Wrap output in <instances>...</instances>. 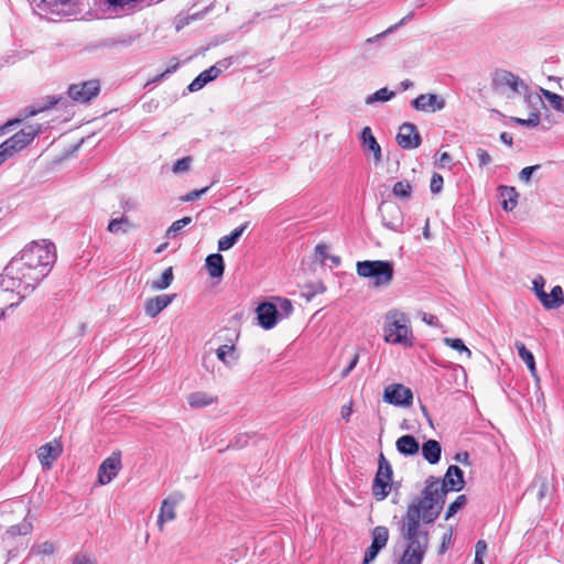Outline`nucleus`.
I'll return each mask as SVG.
<instances>
[{
	"label": "nucleus",
	"instance_id": "nucleus-32",
	"mask_svg": "<svg viewBox=\"0 0 564 564\" xmlns=\"http://www.w3.org/2000/svg\"><path fill=\"white\" fill-rule=\"evenodd\" d=\"M521 96H523L524 102L528 105L531 111H536L540 113V108L544 106L542 99L544 97L540 90L538 93H533L527 87Z\"/></svg>",
	"mask_w": 564,
	"mask_h": 564
},
{
	"label": "nucleus",
	"instance_id": "nucleus-1",
	"mask_svg": "<svg viewBox=\"0 0 564 564\" xmlns=\"http://www.w3.org/2000/svg\"><path fill=\"white\" fill-rule=\"evenodd\" d=\"M464 484V473L456 465L447 468L442 482L437 477H427L421 497L409 503L405 514L398 522L401 539L410 542L404 560L406 564L419 563L430 544L429 531L424 525L438 518L447 492L462 490Z\"/></svg>",
	"mask_w": 564,
	"mask_h": 564
},
{
	"label": "nucleus",
	"instance_id": "nucleus-10",
	"mask_svg": "<svg viewBox=\"0 0 564 564\" xmlns=\"http://www.w3.org/2000/svg\"><path fill=\"white\" fill-rule=\"evenodd\" d=\"M395 140L398 145L405 150L416 149L422 142L416 126L411 122H404L400 126Z\"/></svg>",
	"mask_w": 564,
	"mask_h": 564
},
{
	"label": "nucleus",
	"instance_id": "nucleus-29",
	"mask_svg": "<svg viewBox=\"0 0 564 564\" xmlns=\"http://www.w3.org/2000/svg\"><path fill=\"white\" fill-rule=\"evenodd\" d=\"M564 304V295L563 290L560 285H555L552 288L551 293L547 294L546 301L544 302V307L546 310H555L561 307Z\"/></svg>",
	"mask_w": 564,
	"mask_h": 564
},
{
	"label": "nucleus",
	"instance_id": "nucleus-52",
	"mask_svg": "<svg viewBox=\"0 0 564 564\" xmlns=\"http://www.w3.org/2000/svg\"><path fill=\"white\" fill-rule=\"evenodd\" d=\"M209 187H204L202 189H194L189 193H187L185 196L182 197V200L184 202H194L198 198L202 197V195H204L207 191H208Z\"/></svg>",
	"mask_w": 564,
	"mask_h": 564
},
{
	"label": "nucleus",
	"instance_id": "nucleus-36",
	"mask_svg": "<svg viewBox=\"0 0 564 564\" xmlns=\"http://www.w3.org/2000/svg\"><path fill=\"white\" fill-rule=\"evenodd\" d=\"M131 226L129 219L127 217L111 219L108 224L107 230L111 234H126Z\"/></svg>",
	"mask_w": 564,
	"mask_h": 564
},
{
	"label": "nucleus",
	"instance_id": "nucleus-37",
	"mask_svg": "<svg viewBox=\"0 0 564 564\" xmlns=\"http://www.w3.org/2000/svg\"><path fill=\"white\" fill-rule=\"evenodd\" d=\"M326 291L325 285L322 282H312L304 285L302 295L311 301L316 294H322Z\"/></svg>",
	"mask_w": 564,
	"mask_h": 564
},
{
	"label": "nucleus",
	"instance_id": "nucleus-6",
	"mask_svg": "<svg viewBox=\"0 0 564 564\" xmlns=\"http://www.w3.org/2000/svg\"><path fill=\"white\" fill-rule=\"evenodd\" d=\"M41 132L40 124H31L14 133L11 138L0 144V151L9 158L14 153L24 149L39 133Z\"/></svg>",
	"mask_w": 564,
	"mask_h": 564
},
{
	"label": "nucleus",
	"instance_id": "nucleus-9",
	"mask_svg": "<svg viewBox=\"0 0 564 564\" xmlns=\"http://www.w3.org/2000/svg\"><path fill=\"white\" fill-rule=\"evenodd\" d=\"M383 400L397 406H409L412 404L413 393L403 384L393 383L386 387Z\"/></svg>",
	"mask_w": 564,
	"mask_h": 564
},
{
	"label": "nucleus",
	"instance_id": "nucleus-45",
	"mask_svg": "<svg viewBox=\"0 0 564 564\" xmlns=\"http://www.w3.org/2000/svg\"><path fill=\"white\" fill-rule=\"evenodd\" d=\"M544 283L545 282L542 276H538L533 280V290L542 305H544L547 297V293L544 291Z\"/></svg>",
	"mask_w": 564,
	"mask_h": 564
},
{
	"label": "nucleus",
	"instance_id": "nucleus-12",
	"mask_svg": "<svg viewBox=\"0 0 564 564\" xmlns=\"http://www.w3.org/2000/svg\"><path fill=\"white\" fill-rule=\"evenodd\" d=\"M183 499L184 495L180 491H175L163 500L158 518V524L161 531L163 530V525L166 521L175 519V508L183 501Z\"/></svg>",
	"mask_w": 564,
	"mask_h": 564
},
{
	"label": "nucleus",
	"instance_id": "nucleus-57",
	"mask_svg": "<svg viewBox=\"0 0 564 564\" xmlns=\"http://www.w3.org/2000/svg\"><path fill=\"white\" fill-rule=\"evenodd\" d=\"M73 564H97V562L86 554H76L73 557Z\"/></svg>",
	"mask_w": 564,
	"mask_h": 564
},
{
	"label": "nucleus",
	"instance_id": "nucleus-16",
	"mask_svg": "<svg viewBox=\"0 0 564 564\" xmlns=\"http://www.w3.org/2000/svg\"><path fill=\"white\" fill-rule=\"evenodd\" d=\"M382 215V224L390 230L398 231L402 224V212L395 204H384L380 208Z\"/></svg>",
	"mask_w": 564,
	"mask_h": 564
},
{
	"label": "nucleus",
	"instance_id": "nucleus-43",
	"mask_svg": "<svg viewBox=\"0 0 564 564\" xmlns=\"http://www.w3.org/2000/svg\"><path fill=\"white\" fill-rule=\"evenodd\" d=\"M413 18V13H409L408 15H405L403 19H401L397 24L388 28L386 31L372 36V37H369L366 40L365 43H373L376 41H378L379 39H382L383 36H386L387 34L391 33L392 31H394L395 29H398L399 26L403 25L406 21H410L411 19Z\"/></svg>",
	"mask_w": 564,
	"mask_h": 564
},
{
	"label": "nucleus",
	"instance_id": "nucleus-47",
	"mask_svg": "<svg viewBox=\"0 0 564 564\" xmlns=\"http://www.w3.org/2000/svg\"><path fill=\"white\" fill-rule=\"evenodd\" d=\"M381 550V546L371 542L370 546L365 552V558L362 564H370L371 562H373Z\"/></svg>",
	"mask_w": 564,
	"mask_h": 564
},
{
	"label": "nucleus",
	"instance_id": "nucleus-14",
	"mask_svg": "<svg viewBox=\"0 0 564 564\" xmlns=\"http://www.w3.org/2000/svg\"><path fill=\"white\" fill-rule=\"evenodd\" d=\"M258 324L264 329L273 328L279 318V308L276 304L263 302L256 310Z\"/></svg>",
	"mask_w": 564,
	"mask_h": 564
},
{
	"label": "nucleus",
	"instance_id": "nucleus-26",
	"mask_svg": "<svg viewBox=\"0 0 564 564\" xmlns=\"http://www.w3.org/2000/svg\"><path fill=\"white\" fill-rule=\"evenodd\" d=\"M500 196L502 198V208L507 212L513 210L518 203V192L514 187L503 186L499 187Z\"/></svg>",
	"mask_w": 564,
	"mask_h": 564
},
{
	"label": "nucleus",
	"instance_id": "nucleus-63",
	"mask_svg": "<svg viewBox=\"0 0 564 564\" xmlns=\"http://www.w3.org/2000/svg\"><path fill=\"white\" fill-rule=\"evenodd\" d=\"M232 64L231 58H224L218 61L214 66H218L220 68V73L227 68H229Z\"/></svg>",
	"mask_w": 564,
	"mask_h": 564
},
{
	"label": "nucleus",
	"instance_id": "nucleus-41",
	"mask_svg": "<svg viewBox=\"0 0 564 564\" xmlns=\"http://www.w3.org/2000/svg\"><path fill=\"white\" fill-rule=\"evenodd\" d=\"M411 185L406 181L397 182L393 186L392 193L394 196L408 199L411 196Z\"/></svg>",
	"mask_w": 564,
	"mask_h": 564
},
{
	"label": "nucleus",
	"instance_id": "nucleus-22",
	"mask_svg": "<svg viewBox=\"0 0 564 564\" xmlns=\"http://www.w3.org/2000/svg\"><path fill=\"white\" fill-rule=\"evenodd\" d=\"M249 223L246 221L245 224L240 225L239 227L235 228L230 235L224 236L218 240V250L219 251H227L230 248H232L236 242L239 240V238L242 236L245 230L248 228Z\"/></svg>",
	"mask_w": 564,
	"mask_h": 564
},
{
	"label": "nucleus",
	"instance_id": "nucleus-42",
	"mask_svg": "<svg viewBox=\"0 0 564 564\" xmlns=\"http://www.w3.org/2000/svg\"><path fill=\"white\" fill-rule=\"evenodd\" d=\"M444 344L460 354H465L467 358L471 357V351L465 346L464 341L460 338H444Z\"/></svg>",
	"mask_w": 564,
	"mask_h": 564
},
{
	"label": "nucleus",
	"instance_id": "nucleus-54",
	"mask_svg": "<svg viewBox=\"0 0 564 564\" xmlns=\"http://www.w3.org/2000/svg\"><path fill=\"white\" fill-rule=\"evenodd\" d=\"M36 552L43 555H52L55 552V546L52 542H44L36 547Z\"/></svg>",
	"mask_w": 564,
	"mask_h": 564
},
{
	"label": "nucleus",
	"instance_id": "nucleus-49",
	"mask_svg": "<svg viewBox=\"0 0 564 564\" xmlns=\"http://www.w3.org/2000/svg\"><path fill=\"white\" fill-rule=\"evenodd\" d=\"M31 529H32L31 523H21V524H18V525L10 527L8 532L11 535H25V534H28L31 531Z\"/></svg>",
	"mask_w": 564,
	"mask_h": 564
},
{
	"label": "nucleus",
	"instance_id": "nucleus-21",
	"mask_svg": "<svg viewBox=\"0 0 564 564\" xmlns=\"http://www.w3.org/2000/svg\"><path fill=\"white\" fill-rule=\"evenodd\" d=\"M422 455L430 464H437L442 455V446L436 440H429L422 445Z\"/></svg>",
	"mask_w": 564,
	"mask_h": 564
},
{
	"label": "nucleus",
	"instance_id": "nucleus-19",
	"mask_svg": "<svg viewBox=\"0 0 564 564\" xmlns=\"http://www.w3.org/2000/svg\"><path fill=\"white\" fill-rule=\"evenodd\" d=\"M62 454V447L58 443H47L37 449V458L43 467L50 468L54 460Z\"/></svg>",
	"mask_w": 564,
	"mask_h": 564
},
{
	"label": "nucleus",
	"instance_id": "nucleus-28",
	"mask_svg": "<svg viewBox=\"0 0 564 564\" xmlns=\"http://www.w3.org/2000/svg\"><path fill=\"white\" fill-rule=\"evenodd\" d=\"M540 91L553 110L564 113V96L550 91L543 87H540Z\"/></svg>",
	"mask_w": 564,
	"mask_h": 564
},
{
	"label": "nucleus",
	"instance_id": "nucleus-55",
	"mask_svg": "<svg viewBox=\"0 0 564 564\" xmlns=\"http://www.w3.org/2000/svg\"><path fill=\"white\" fill-rule=\"evenodd\" d=\"M477 159L479 166H486L491 162V156L489 153L484 149H477Z\"/></svg>",
	"mask_w": 564,
	"mask_h": 564
},
{
	"label": "nucleus",
	"instance_id": "nucleus-46",
	"mask_svg": "<svg viewBox=\"0 0 564 564\" xmlns=\"http://www.w3.org/2000/svg\"><path fill=\"white\" fill-rule=\"evenodd\" d=\"M278 301V308H279V317L284 318L291 315L293 312V305L290 300L288 299H276Z\"/></svg>",
	"mask_w": 564,
	"mask_h": 564
},
{
	"label": "nucleus",
	"instance_id": "nucleus-7",
	"mask_svg": "<svg viewBox=\"0 0 564 564\" xmlns=\"http://www.w3.org/2000/svg\"><path fill=\"white\" fill-rule=\"evenodd\" d=\"M391 479H392V467L390 463L387 460L384 455L381 453L379 456V467L376 474L373 485H372V494L377 500H383L388 497L391 490Z\"/></svg>",
	"mask_w": 564,
	"mask_h": 564
},
{
	"label": "nucleus",
	"instance_id": "nucleus-34",
	"mask_svg": "<svg viewBox=\"0 0 564 564\" xmlns=\"http://www.w3.org/2000/svg\"><path fill=\"white\" fill-rule=\"evenodd\" d=\"M174 275L172 267L166 268L161 274L160 279L151 283L152 291H162L167 289L173 282Z\"/></svg>",
	"mask_w": 564,
	"mask_h": 564
},
{
	"label": "nucleus",
	"instance_id": "nucleus-50",
	"mask_svg": "<svg viewBox=\"0 0 564 564\" xmlns=\"http://www.w3.org/2000/svg\"><path fill=\"white\" fill-rule=\"evenodd\" d=\"M540 167H541V165L536 164V165L527 166V167L522 169L519 174L520 180L524 183H529L531 181L533 173L536 170H539Z\"/></svg>",
	"mask_w": 564,
	"mask_h": 564
},
{
	"label": "nucleus",
	"instance_id": "nucleus-48",
	"mask_svg": "<svg viewBox=\"0 0 564 564\" xmlns=\"http://www.w3.org/2000/svg\"><path fill=\"white\" fill-rule=\"evenodd\" d=\"M209 83L208 78L206 77V75L204 74V72H202L189 85H188V90L194 93V91H198L200 90L205 85H207Z\"/></svg>",
	"mask_w": 564,
	"mask_h": 564
},
{
	"label": "nucleus",
	"instance_id": "nucleus-33",
	"mask_svg": "<svg viewBox=\"0 0 564 564\" xmlns=\"http://www.w3.org/2000/svg\"><path fill=\"white\" fill-rule=\"evenodd\" d=\"M137 39H138V35L124 34V35H119L117 37L106 39V40H104L101 45L107 48H113L119 45L128 47V46L132 45Z\"/></svg>",
	"mask_w": 564,
	"mask_h": 564
},
{
	"label": "nucleus",
	"instance_id": "nucleus-38",
	"mask_svg": "<svg viewBox=\"0 0 564 564\" xmlns=\"http://www.w3.org/2000/svg\"><path fill=\"white\" fill-rule=\"evenodd\" d=\"M467 503V497L465 495H459L456 499L448 506L445 520H448L454 514H456L459 510H462Z\"/></svg>",
	"mask_w": 564,
	"mask_h": 564
},
{
	"label": "nucleus",
	"instance_id": "nucleus-13",
	"mask_svg": "<svg viewBox=\"0 0 564 564\" xmlns=\"http://www.w3.org/2000/svg\"><path fill=\"white\" fill-rule=\"evenodd\" d=\"M79 0H42L43 9L51 13L70 17L79 12Z\"/></svg>",
	"mask_w": 564,
	"mask_h": 564
},
{
	"label": "nucleus",
	"instance_id": "nucleus-5",
	"mask_svg": "<svg viewBox=\"0 0 564 564\" xmlns=\"http://www.w3.org/2000/svg\"><path fill=\"white\" fill-rule=\"evenodd\" d=\"M491 85L497 94L508 99L521 96L528 87L518 75L506 69H498L494 73Z\"/></svg>",
	"mask_w": 564,
	"mask_h": 564
},
{
	"label": "nucleus",
	"instance_id": "nucleus-20",
	"mask_svg": "<svg viewBox=\"0 0 564 564\" xmlns=\"http://www.w3.org/2000/svg\"><path fill=\"white\" fill-rule=\"evenodd\" d=\"M395 447L401 455L413 456L419 453L420 443L413 435L405 434L397 440Z\"/></svg>",
	"mask_w": 564,
	"mask_h": 564
},
{
	"label": "nucleus",
	"instance_id": "nucleus-62",
	"mask_svg": "<svg viewBox=\"0 0 564 564\" xmlns=\"http://www.w3.org/2000/svg\"><path fill=\"white\" fill-rule=\"evenodd\" d=\"M451 161H452L451 155L447 152H443L440 155L438 165L441 167H445V166H447L451 163Z\"/></svg>",
	"mask_w": 564,
	"mask_h": 564
},
{
	"label": "nucleus",
	"instance_id": "nucleus-60",
	"mask_svg": "<svg viewBox=\"0 0 564 564\" xmlns=\"http://www.w3.org/2000/svg\"><path fill=\"white\" fill-rule=\"evenodd\" d=\"M327 250H328V248H327V246H326V245H324V243H318V245L315 247V252H316V254H318V256H319V258H321L322 260H325V259L327 258Z\"/></svg>",
	"mask_w": 564,
	"mask_h": 564
},
{
	"label": "nucleus",
	"instance_id": "nucleus-23",
	"mask_svg": "<svg viewBox=\"0 0 564 564\" xmlns=\"http://www.w3.org/2000/svg\"><path fill=\"white\" fill-rule=\"evenodd\" d=\"M206 268L210 278H221L225 270L224 258L220 253H213L206 258Z\"/></svg>",
	"mask_w": 564,
	"mask_h": 564
},
{
	"label": "nucleus",
	"instance_id": "nucleus-24",
	"mask_svg": "<svg viewBox=\"0 0 564 564\" xmlns=\"http://www.w3.org/2000/svg\"><path fill=\"white\" fill-rule=\"evenodd\" d=\"M528 491L534 492L538 501L542 502V500L547 496L549 492L547 476L544 475L543 473L538 474L533 479L531 486L529 487Z\"/></svg>",
	"mask_w": 564,
	"mask_h": 564
},
{
	"label": "nucleus",
	"instance_id": "nucleus-56",
	"mask_svg": "<svg viewBox=\"0 0 564 564\" xmlns=\"http://www.w3.org/2000/svg\"><path fill=\"white\" fill-rule=\"evenodd\" d=\"M358 361H359V354L355 352L349 365H347V367L341 371L340 377L346 378L357 366Z\"/></svg>",
	"mask_w": 564,
	"mask_h": 564
},
{
	"label": "nucleus",
	"instance_id": "nucleus-2",
	"mask_svg": "<svg viewBox=\"0 0 564 564\" xmlns=\"http://www.w3.org/2000/svg\"><path fill=\"white\" fill-rule=\"evenodd\" d=\"M55 246L43 240L31 242L6 267L0 275V306L18 305L48 274L55 261Z\"/></svg>",
	"mask_w": 564,
	"mask_h": 564
},
{
	"label": "nucleus",
	"instance_id": "nucleus-31",
	"mask_svg": "<svg viewBox=\"0 0 564 564\" xmlns=\"http://www.w3.org/2000/svg\"><path fill=\"white\" fill-rule=\"evenodd\" d=\"M187 402L192 408H204L215 402V398L202 391L188 394Z\"/></svg>",
	"mask_w": 564,
	"mask_h": 564
},
{
	"label": "nucleus",
	"instance_id": "nucleus-15",
	"mask_svg": "<svg viewBox=\"0 0 564 564\" xmlns=\"http://www.w3.org/2000/svg\"><path fill=\"white\" fill-rule=\"evenodd\" d=\"M411 105L417 111L435 112L445 107V100L436 94H422Z\"/></svg>",
	"mask_w": 564,
	"mask_h": 564
},
{
	"label": "nucleus",
	"instance_id": "nucleus-11",
	"mask_svg": "<svg viewBox=\"0 0 564 564\" xmlns=\"http://www.w3.org/2000/svg\"><path fill=\"white\" fill-rule=\"evenodd\" d=\"M121 453L113 452L109 457H107L98 469V481L100 485H107L118 475L121 470Z\"/></svg>",
	"mask_w": 564,
	"mask_h": 564
},
{
	"label": "nucleus",
	"instance_id": "nucleus-64",
	"mask_svg": "<svg viewBox=\"0 0 564 564\" xmlns=\"http://www.w3.org/2000/svg\"><path fill=\"white\" fill-rule=\"evenodd\" d=\"M500 140L507 144V145H511L512 144V137L511 134H509L508 132H502L500 134Z\"/></svg>",
	"mask_w": 564,
	"mask_h": 564
},
{
	"label": "nucleus",
	"instance_id": "nucleus-18",
	"mask_svg": "<svg viewBox=\"0 0 564 564\" xmlns=\"http://www.w3.org/2000/svg\"><path fill=\"white\" fill-rule=\"evenodd\" d=\"M175 294H161L154 297L148 299L144 302V312L150 317H155L164 308H166L175 299Z\"/></svg>",
	"mask_w": 564,
	"mask_h": 564
},
{
	"label": "nucleus",
	"instance_id": "nucleus-30",
	"mask_svg": "<svg viewBox=\"0 0 564 564\" xmlns=\"http://www.w3.org/2000/svg\"><path fill=\"white\" fill-rule=\"evenodd\" d=\"M395 96V93L393 90L388 89L387 87L380 88L379 90L375 91L373 94L369 95L365 99V104L368 106H373L378 102H387L391 99H393Z\"/></svg>",
	"mask_w": 564,
	"mask_h": 564
},
{
	"label": "nucleus",
	"instance_id": "nucleus-40",
	"mask_svg": "<svg viewBox=\"0 0 564 564\" xmlns=\"http://www.w3.org/2000/svg\"><path fill=\"white\" fill-rule=\"evenodd\" d=\"M192 223V217H183L178 220H175L170 228L166 230L167 238H174L176 235L187 225Z\"/></svg>",
	"mask_w": 564,
	"mask_h": 564
},
{
	"label": "nucleus",
	"instance_id": "nucleus-35",
	"mask_svg": "<svg viewBox=\"0 0 564 564\" xmlns=\"http://www.w3.org/2000/svg\"><path fill=\"white\" fill-rule=\"evenodd\" d=\"M371 538L375 544H378L382 549L386 547L389 540V530L383 525L375 527L371 531Z\"/></svg>",
	"mask_w": 564,
	"mask_h": 564
},
{
	"label": "nucleus",
	"instance_id": "nucleus-53",
	"mask_svg": "<svg viewBox=\"0 0 564 564\" xmlns=\"http://www.w3.org/2000/svg\"><path fill=\"white\" fill-rule=\"evenodd\" d=\"M57 101L58 100H56L55 98H51L48 105L43 107V108H39V109H36V108H26L25 109V115H24L23 118L33 117V116L37 115L39 112L43 111L44 109L53 107L54 105L57 104Z\"/></svg>",
	"mask_w": 564,
	"mask_h": 564
},
{
	"label": "nucleus",
	"instance_id": "nucleus-58",
	"mask_svg": "<svg viewBox=\"0 0 564 564\" xmlns=\"http://www.w3.org/2000/svg\"><path fill=\"white\" fill-rule=\"evenodd\" d=\"M204 74L208 78L209 82L216 79L220 75V68L218 66H210L208 69L204 70Z\"/></svg>",
	"mask_w": 564,
	"mask_h": 564
},
{
	"label": "nucleus",
	"instance_id": "nucleus-44",
	"mask_svg": "<svg viewBox=\"0 0 564 564\" xmlns=\"http://www.w3.org/2000/svg\"><path fill=\"white\" fill-rule=\"evenodd\" d=\"M192 162H193L192 156H184V158L177 160L173 164L172 172L174 174H182V173L188 172L191 169Z\"/></svg>",
	"mask_w": 564,
	"mask_h": 564
},
{
	"label": "nucleus",
	"instance_id": "nucleus-51",
	"mask_svg": "<svg viewBox=\"0 0 564 564\" xmlns=\"http://www.w3.org/2000/svg\"><path fill=\"white\" fill-rule=\"evenodd\" d=\"M430 188H431V192L434 193V194H437V193H440L442 191V188H443V177H442V175H440L437 173H434L432 175Z\"/></svg>",
	"mask_w": 564,
	"mask_h": 564
},
{
	"label": "nucleus",
	"instance_id": "nucleus-59",
	"mask_svg": "<svg viewBox=\"0 0 564 564\" xmlns=\"http://www.w3.org/2000/svg\"><path fill=\"white\" fill-rule=\"evenodd\" d=\"M452 542V531H449L448 533H445L442 538V544H441V547H440V554H443Z\"/></svg>",
	"mask_w": 564,
	"mask_h": 564
},
{
	"label": "nucleus",
	"instance_id": "nucleus-3",
	"mask_svg": "<svg viewBox=\"0 0 564 564\" xmlns=\"http://www.w3.org/2000/svg\"><path fill=\"white\" fill-rule=\"evenodd\" d=\"M384 340L389 344L412 346V330L408 316L397 310L389 311L386 314Z\"/></svg>",
	"mask_w": 564,
	"mask_h": 564
},
{
	"label": "nucleus",
	"instance_id": "nucleus-4",
	"mask_svg": "<svg viewBox=\"0 0 564 564\" xmlns=\"http://www.w3.org/2000/svg\"><path fill=\"white\" fill-rule=\"evenodd\" d=\"M356 271L361 278L372 279L375 288L389 286L394 274L392 262L384 260L358 261L356 264Z\"/></svg>",
	"mask_w": 564,
	"mask_h": 564
},
{
	"label": "nucleus",
	"instance_id": "nucleus-17",
	"mask_svg": "<svg viewBox=\"0 0 564 564\" xmlns=\"http://www.w3.org/2000/svg\"><path fill=\"white\" fill-rule=\"evenodd\" d=\"M360 144L365 153L370 152L376 164L382 161L381 147L375 138L370 127H365L360 132Z\"/></svg>",
	"mask_w": 564,
	"mask_h": 564
},
{
	"label": "nucleus",
	"instance_id": "nucleus-8",
	"mask_svg": "<svg viewBox=\"0 0 564 564\" xmlns=\"http://www.w3.org/2000/svg\"><path fill=\"white\" fill-rule=\"evenodd\" d=\"M100 83L98 79H90L68 87V96L76 102L86 104L98 96Z\"/></svg>",
	"mask_w": 564,
	"mask_h": 564
},
{
	"label": "nucleus",
	"instance_id": "nucleus-27",
	"mask_svg": "<svg viewBox=\"0 0 564 564\" xmlns=\"http://www.w3.org/2000/svg\"><path fill=\"white\" fill-rule=\"evenodd\" d=\"M217 358L227 366H234L238 360L235 345H221L216 351Z\"/></svg>",
	"mask_w": 564,
	"mask_h": 564
},
{
	"label": "nucleus",
	"instance_id": "nucleus-39",
	"mask_svg": "<svg viewBox=\"0 0 564 564\" xmlns=\"http://www.w3.org/2000/svg\"><path fill=\"white\" fill-rule=\"evenodd\" d=\"M511 120L514 121L516 123L527 127V128H535L540 124V121H541L540 113L536 111H530L528 119L512 117Z\"/></svg>",
	"mask_w": 564,
	"mask_h": 564
},
{
	"label": "nucleus",
	"instance_id": "nucleus-25",
	"mask_svg": "<svg viewBox=\"0 0 564 564\" xmlns=\"http://www.w3.org/2000/svg\"><path fill=\"white\" fill-rule=\"evenodd\" d=\"M514 347L521 360L527 365L532 377L538 378L535 359L533 354L527 349L525 345L522 341L517 340L514 343Z\"/></svg>",
	"mask_w": 564,
	"mask_h": 564
},
{
	"label": "nucleus",
	"instance_id": "nucleus-61",
	"mask_svg": "<svg viewBox=\"0 0 564 564\" xmlns=\"http://www.w3.org/2000/svg\"><path fill=\"white\" fill-rule=\"evenodd\" d=\"M475 555H480V556H484V554L486 553L487 551V544L484 540H479L477 543H476V546H475Z\"/></svg>",
	"mask_w": 564,
	"mask_h": 564
}]
</instances>
